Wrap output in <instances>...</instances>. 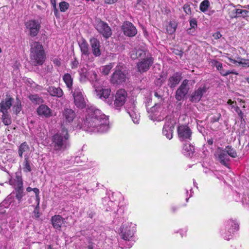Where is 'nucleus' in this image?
I'll use <instances>...</instances> for the list:
<instances>
[{
  "instance_id": "bb28decb",
  "label": "nucleus",
  "mask_w": 249,
  "mask_h": 249,
  "mask_svg": "<svg viewBox=\"0 0 249 249\" xmlns=\"http://www.w3.org/2000/svg\"><path fill=\"white\" fill-rule=\"evenodd\" d=\"M10 184L13 185L15 189L23 188V181L21 176L16 174L15 178H11L9 181Z\"/></svg>"
},
{
  "instance_id": "f257e3e1",
  "label": "nucleus",
  "mask_w": 249,
  "mask_h": 249,
  "mask_svg": "<svg viewBox=\"0 0 249 249\" xmlns=\"http://www.w3.org/2000/svg\"><path fill=\"white\" fill-rule=\"evenodd\" d=\"M83 127L87 131L106 132L109 128L108 118L101 110L91 106L87 109V115Z\"/></svg>"
},
{
  "instance_id": "6e6d98bb",
  "label": "nucleus",
  "mask_w": 249,
  "mask_h": 249,
  "mask_svg": "<svg viewBox=\"0 0 249 249\" xmlns=\"http://www.w3.org/2000/svg\"><path fill=\"white\" fill-rule=\"evenodd\" d=\"M79 79L81 82H86L87 79L86 74L84 72H80Z\"/></svg>"
},
{
  "instance_id": "b1692460",
  "label": "nucleus",
  "mask_w": 249,
  "mask_h": 249,
  "mask_svg": "<svg viewBox=\"0 0 249 249\" xmlns=\"http://www.w3.org/2000/svg\"><path fill=\"white\" fill-rule=\"evenodd\" d=\"M206 91V89L205 87L198 88L192 94L190 100L192 102H198Z\"/></svg>"
},
{
  "instance_id": "4468645a",
  "label": "nucleus",
  "mask_w": 249,
  "mask_h": 249,
  "mask_svg": "<svg viewBox=\"0 0 249 249\" xmlns=\"http://www.w3.org/2000/svg\"><path fill=\"white\" fill-rule=\"evenodd\" d=\"M75 117L74 111L71 109L66 108L62 111V119L63 122L61 123L62 126H64L71 124Z\"/></svg>"
},
{
  "instance_id": "5701e85b",
  "label": "nucleus",
  "mask_w": 249,
  "mask_h": 249,
  "mask_svg": "<svg viewBox=\"0 0 249 249\" xmlns=\"http://www.w3.org/2000/svg\"><path fill=\"white\" fill-rule=\"evenodd\" d=\"M151 101H152L151 98L150 97H148L146 98V100L145 101V104H146V106L147 107V113H148V116L151 120L154 122L155 120V118H156V117H155L156 104H155L154 105H153L152 107L149 108L148 107L150 106L149 105V103L151 102Z\"/></svg>"
},
{
  "instance_id": "de8ad7c7",
  "label": "nucleus",
  "mask_w": 249,
  "mask_h": 249,
  "mask_svg": "<svg viewBox=\"0 0 249 249\" xmlns=\"http://www.w3.org/2000/svg\"><path fill=\"white\" fill-rule=\"evenodd\" d=\"M69 3L66 1H62L59 3V8L61 12H64L66 11L69 9Z\"/></svg>"
},
{
  "instance_id": "39448f33",
  "label": "nucleus",
  "mask_w": 249,
  "mask_h": 249,
  "mask_svg": "<svg viewBox=\"0 0 249 249\" xmlns=\"http://www.w3.org/2000/svg\"><path fill=\"white\" fill-rule=\"evenodd\" d=\"M123 69V67L120 66L116 67L110 78V81L112 84L119 85L125 81L126 76L125 72L122 71Z\"/></svg>"
},
{
  "instance_id": "5fc2aeb1",
  "label": "nucleus",
  "mask_w": 249,
  "mask_h": 249,
  "mask_svg": "<svg viewBox=\"0 0 249 249\" xmlns=\"http://www.w3.org/2000/svg\"><path fill=\"white\" fill-rule=\"evenodd\" d=\"M78 61L76 59H74V60L71 62V68L73 69H76L78 66Z\"/></svg>"
},
{
  "instance_id": "2f4dec72",
  "label": "nucleus",
  "mask_w": 249,
  "mask_h": 249,
  "mask_svg": "<svg viewBox=\"0 0 249 249\" xmlns=\"http://www.w3.org/2000/svg\"><path fill=\"white\" fill-rule=\"evenodd\" d=\"M165 26L167 33L172 35L174 34L176 30L177 23L175 20H170L167 22Z\"/></svg>"
},
{
  "instance_id": "c9c22d12",
  "label": "nucleus",
  "mask_w": 249,
  "mask_h": 249,
  "mask_svg": "<svg viewBox=\"0 0 249 249\" xmlns=\"http://www.w3.org/2000/svg\"><path fill=\"white\" fill-rule=\"evenodd\" d=\"M181 80L180 76L178 73L175 74L169 80V85L171 88H174L178 84Z\"/></svg>"
},
{
  "instance_id": "8fccbe9b",
  "label": "nucleus",
  "mask_w": 249,
  "mask_h": 249,
  "mask_svg": "<svg viewBox=\"0 0 249 249\" xmlns=\"http://www.w3.org/2000/svg\"><path fill=\"white\" fill-rule=\"evenodd\" d=\"M219 71L220 73H221V74H222L223 76H227L231 73L236 74V75L238 74V73L234 72L233 71H225L223 69V68L221 70H220Z\"/></svg>"
},
{
  "instance_id": "c756f323",
  "label": "nucleus",
  "mask_w": 249,
  "mask_h": 249,
  "mask_svg": "<svg viewBox=\"0 0 249 249\" xmlns=\"http://www.w3.org/2000/svg\"><path fill=\"white\" fill-rule=\"evenodd\" d=\"M97 96L103 100L107 99L110 94L111 90L108 89H95Z\"/></svg>"
},
{
  "instance_id": "ea45409f",
  "label": "nucleus",
  "mask_w": 249,
  "mask_h": 249,
  "mask_svg": "<svg viewBox=\"0 0 249 249\" xmlns=\"http://www.w3.org/2000/svg\"><path fill=\"white\" fill-rule=\"evenodd\" d=\"M2 122L5 125H10L12 123L11 116L8 112H2Z\"/></svg>"
},
{
  "instance_id": "f03ea898",
  "label": "nucleus",
  "mask_w": 249,
  "mask_h": 249,
  "mask_svg": "<svg viewBox=\"0 0 249 249\" xmlns=\"http://www.w3.org/2000/svg\"><path fill=\"white\" fill-rule=\"evenodd\" d=\"M68 130L63 128L61 132L57 133L52 137L51 147L53 151H63L70 146Z\"/></svg>"
},
{
  "instance_id": "6e6552de",
  "label": "nucleus",
  "mask_w": 249,
  "mask_h": 249,
  "mask_svg": "<svg viewBox=\"0 0 249 249\" xmlns=\"http://www.w3.org/2000/svg\"><path fill=\"white\" fill-rule=\"evenodd\" d=\"M25 26L26 30L29 32V35L32 37H35L37 35L41 28L40 22L35 19L26 21L25 23Z\"/></svg>"
},
{
  "instance_id": "3c124183",
  "label": "nucleus",
  "mask_w": 249,
  "mask_h": 249,
  "mask_svg": "<svg viewBox=\"0 0 249 249\" xmlns=\"http://www.w3.org/2000/svg\"><path fill=\"white\" fill-rule=\"evenodd\" d=\"M90 80L92 82H94V81H97L98 79V75H97V73L96 72V71H91V74H90Z\"/></svg>"
},
{
  "instance_id": "1a4fd4ad",
  "label": "nucleus",
  "mask_w": 249,
  "mask_h": 249,
  "mask_svg": "<svg viewBox=\"0 0 249 249\" xmlns=\"http://www.w3.org/2000/svg\"><path fill=\"white\" fill-rule=\"evenodd\" d=\"M127 93L124 89H120L116 93L114 103V107L117 110H120L121 107L124 105Z\"/></svg>"
},
{
  "instance_id": "a878e982",
  "label": "nucleus",
  "mask_w": 249,
  "mask_h": 249,
  "mask_svg": "<svg viewBox=\"0 0 249 249\" xmlns=\"http://www.w3.org/2000/svg\"><path fill=\"white\" fill-rule=\"evenodd\" d=\"M64 219L60 215H55L52 217L51 221L53 228L56 230H60L64 223Z\"/></svg>"
},
{
  "instance_id": "7c9ffc66",
  "label": "nucleus",
  "mask_w": 249,
  "mask_h": 249,
  "mask_svg": "<svg viewBox=\"0 0 249 249\" xmlns=\"http://www.w3.org/2000/svg\"><path fill=\"white\" fill-rule=\"evenodd\" d=\"M23 165V171L25 173L31 172L32 170V164L31 163L29 160V156L27 155L24 156V159L22 163Z\"/></svg>"
},
{
  "instance_id": "a18cd8bd",
  "label": "nucleus",
  "mask_w": 249,
  "mask_h": 249,
  "mask_svg": "<svg viewBox=\"0 0 249 249\" xmlns=\"http://www.w3.org/2000/svg\"><path fill=\"white\" fill-rule=\"evenodd\" d=\"M237 9H235L233 7L230 8L228 9V14L231 18H238L239 17L240 15H237L236 13Z\"/></svg>"
},
{
  "instance_id": "09e8293b",
  "label": "nucleus",
  "mask_w": 249,
  "mask_h": 249,
  "mask_svg": "<svg viewBox=\"0 0 249 249\" xmlns=\"http://www.w3.org/2000/svg\"><path fill=\"white\" fill-rule=\"evenodd\" d=\"M14 111L17 114L21 109V105L19 100L17 101V105L13 107Z\"/></svg>"
},
{
  "instance_id": "f8f14e48",
  "label": "nucleus",
  "mask_w": 249,
  "mask_h": 249,
  "mask_svg": "<svg viewBox=\"0 0 249 249\" xmlns=\"http://www.w3.org/2000/svg\"><path fill=\"white\" fill-rule=\"evenodd\" d=\"M73 96L74 100V104L78 108H83L85 107L86 102L85 101L82 89L79 88H75L73 93Z\"/></svg>"
},
{
  "instance_id": "680f3d73",
  "label": "nucleus",
  "mask_w": 249,
  "mask_h": 249,
  "mask_svg": "<svg viewBox=\"0 0 249 249\" xmlns=\"http://www.w3.org/2000/svg\"><path fill=\"white\" fill-rule=\"evenodd\" d=\"M227 103L231 105V108L235 109V107H236V106H235V105H236V103H235V105H234V103L233 102H232L231 101V99L228 100Z\"/></svg>"
},
{
  "instance_id": "393cba45",
  "label": "nucleus",
  "mask_w": 249,
  "mask_h": 249,
  "mask_svg": "<svg viewBox=\"0 0 249 249\" xmlns=\"http://www.w3.org/2000/svg\"><path fill=\"white\" fill-rule=\"evenodd\" d=\"M228 59L230 62L234 64L240 65L244 68H249V59L243 58L240 57H238L236 60L232 59L231 57H228Z\"/></svg>"
},
{
  "instance_id": "e2e57ef3",
  "label": "nucleus",
  "mask_w": 249,
  "mask_h": 249,
  "mask_svg": "<svg viewBox=\"0 0 249 249\" xmlns=\"http://www.w3.org/2000/svg\"><path fill=\"white\" fill-rule=\"evenodd\" d=\"M118 0H105V3L109 4H113L116 2Z\"/></svg>"
},
{
  "instance_id": "cd10ccee",
  "label": "nucleus",
  "mask_w": 249,
  "mask_h": 249,
  "mask_svg": "<svg viewBox=\"0 0 249 249\" xmlns=\"http://www.w3.org/2000/svg\"><path fill=\"white\" fill-rule=\"evenodd\" d=\"M47 91L50 95L58 98L61 97L63 95L62 89L59 87L50 86L47 89Z\"/></svg>"
},
{
  "instance_id": "4c0bfd02",
  "label": "nucleus",
  "mask_w": 249,
  "mask_h": 249,
  "mask_svg": "<svg viewBox=\"0 0 249 249\" xmlns=\"http://www.w3.org/2000/svg\"><path fill=\"white\" fill-rule=\"evenodd\" d=\"M29 146L26 142L22 143L19 146L18 149V154L20 158L23 157V154L29 150Z\"/></svg>"
},
{
  "instance_id": "58836bf2",
  "label": "nucleus",
  "mask_w": 249,
  "mask_h": 249,
  "mask_svg": "<svg viewBox=\"0 0 249 249\" xmlns=\"http://www.w3.org/2000/svg\"><path fill=\"white\" fill-rule=\"evenodd\" d=\"M113 66L114 63H111L108 65L102 66L101 68V73L105 75H108Z\"/></svg>"
},
{
  "instance_id": "f3484780",
  "label": "nucleus",
  "mask_w": 249,
  "mask_h": 249,
  "mask_svg": "<svg viewBox=\"0 0 249 249\" xmlns=\"http://www.w3.org/2000/svg\"><path fill=\"white\" fill-rule=\"evenodd\" d=\"M188 80H184L179 88L177 89L176 94V98L178 101L181 100L187 93L188 91V88L187 85L188 84Z\"/></svg>"
},
{
  "instance_id": "774afa93",
  "label": "nucleus",
  "mask_w": 249,
  "mask_h": 249,
  "mask_svg": "<svg viewBox=\"0 0 249 249\" xmlns=\"http://www.w3.org/2000/svg\"><path fill=\"white\" fill-rule=\"evenodd\" d=\"M88 249H93V247L92 246H89Z\"/></svg>"
},
{
  "instance_id": "9b49d317",
  "label": "nucleus",
  "mask_w": 249,
  "mask_h": 249,
  "mask_svg": "<svg viewBox=\"0 0 249 249\" xmlns=\"http://www.w3.org/2000/svg\"><path fill=\"white\" fill-rule=\"evenodd\" d=\"M125 109L131 118L134 124H138L140 119V115L136 108L134 102H128L125 107Z\"/></svg>"
},
{
  "instance_id": "20e7f679",
  "label": "nucleus",
  "mask_w": 249,
  "mask_h": 249,
  "mask_svg": "<svg viewBox=\"0 0 249 249\" xmlns=\"http://www.w3.org/2000/svg\"><path fill=\"white\" fill-rule=\"evenodd\" d=\"M135 225L132 223H123L120 229L119 235L121 238L124 241H130L136 231Z\"/></svg>"
},
{
  "instance_id": "69168bd1",
  "label": "nucleus",
  "mask_w": 249,
  "mask_h": 249,
  "mask_svg": "<svg viewBox=\"0 0 249 249\" xmlns=\"http://www.w3.org/2000/svg\"><path fill=\"white\" fill-rule=\"evenodd\" d=\"M37 135L40 138H41V139H43L45 137V135H44V132L43 133H37Z\"/></svg>"
},
{
  "instance_id": "6ab92c4d",
  "label": "nucleus",
  "mask_w": 249,
  "mask_h": 249,
  "mask_svg": "<svg viewBox=\"0 0 249 249\" xmlns=\"http://www.w3.org/2000/svg\"><path fill=\"white\" fill-rule=\"evenodd\" d=\"M239 225L238 223L232 220H230L227 222L226 228L228 230V232L230 233V235H223L224 238L226 240H229L230 237L231 236V234H233L236 231L238 230Z\"/></svg>"
},
{
  "instance_id": "ddd939ff",
  "label": "nucleus",
  "mask_w": 249,
  "mask_h": 249,
  "mask_svg": "<svg viewBox=\"0 0 249 249\" xmlns=\"http://www.w3.org/2000/svg\"><path fill=\"white\" fill-rule=\"evenodd\" d=\"M175 124L176 121L174 120L171 119L166 120V122L163 128L162 133L169 140H171L173 138Z\"/></svg>"
},
{
  "instance_id": "603ef678",
  "label": "nucleus",
  "mask_w": 249,
  "mask_h": 249,
  "mask_svg": "<svg viewBox=\"0 0 249 249\" xmlns=\"http://www.w3.org/2000/svg\"><path fill=\"white\" fill-rule=\"evenodd\" d=\"M212 65L213 66L216 67L218 71H219L222 68V63L215 60L212 62Z\"/></svg>"
},
{
  "instance_id": "c03bdc74",
  "label": "nucleus",
  "mask_w": 249,
  "mask_h": 249,
  "mask_svg": "<svg viewBox=\"0 0 249 249\" xmlns=\"http://www.w3.org/2000/svg\"><path fill=\"white\" fill-rule=\"evenodd\" d=\"M15 190L16 192V198L20 202L21 201L22 198L23 196H24L23 188L15 189Z\"/></svg>"
},
{
  "instance_id": "bf43d9fd",
  "label": "nucleus",
  "mask_w": 249,
  "mask_h": 249,
  "mask_svg": "<svg viewBox=\"0 0 249 249\" xmlns=\"http://www.w3.org/2000/svg\"><path fill=\"white\" fill-rule=\"evenodd\" d=\"M190 24L191 27L194 28L197 26L196 21L195 19H192L190 21Z\"/></svg>"
},
{
  "instance_id": "4d7b16f0",
  "label": "nucleus",
  "mask_w": 249,
  "mask_h": 249,
  "mask_svg": "<svg viewBox=\"0 0 249 249\" xmlns=\"http://www.w3.org/2000/svg\"><path fill=\"white\" fill-rule=\"evenodd\" d=\"M235 110L238 114L239 116L240 117L241 119L243 118V113L242 112L241 110L239 109V107H235Z\"/></svg>"
},
{
  "instance_id": "e433bc0d",
  "label": "nucleus",
  "mask_w": 249,
  "mask_h": 249,
  "mask_svg": "<svg viewBox=\"0 0 249 249\" xmlns=\"http://www.w3.org/2000/svg\"><path fill=\"white\" fill-rule=\"evenodd\" d=\"M12 202L11 197H7L0 203V213L3 214L5 213V209L9 208Z\"/></svg>"
},
{
  "instance_id": "4be33fe9",
  "label": "nucleus",
  "mask_w": 249,
  "mask_h": 249,
  "mask_svg": "<svg viewBox=\"0 0 249 249\" xmlns=\"http://www.w3.org/2000/svg\"><path fill=\"white\" fill-rule=\"evenodd\" d=\"M38 115L49 118L53 115L52 110L46 105H40L36 109Z\"/></svg>"
},
{
  "instance_id": "dca6fc26",
  "label": "nucleus",
  "mask_w": 249,
  "mask_h": 249,
  "mask_svg": "<svg viewBox=\"0 0 249 249\" xmlns=\"http://www.w3.org/2000/svg\"><path fill=\"white\" fill-rule=\"evenodd\" d=\"M122 30L125 35L130 37L135 36L137 32L135 27L129 21H125L123 23Z\"/></svg>"
},
{
  "instance_id": "79ce46f5",
  "label": "nucleus",
  "mask_w": 249,
  "mask_h": 249,
  "mask_svg": "<svg viewBox=\"0 0 249 249\" xmlns=\"http://www.w3.org/2000/svg\"><path fill=\"white\" fill-rule=\"evenodd\" d=\"M210 6V3L208 0H204L202 1L199 6V9L202 12H205L207 11L209 7Z\"/></svg>"
},
{
  "instance_id": "0e129e2a",
  "label": "nucleus",
  "mask_w": 249,
  "mask_h": 249,
  "mask_svg": "<svg viewBox=\"0 0 249 249\" xmlns=\"http://www.w3.org/2000/svg\"><path fill=\"white\" fill-rule=\"evenodd\" d=\"M51 3L52 5H53V7L54 8L55 11L56 12L57 10L56 8V0H50Z\"/></svg>"
},
{
  "instance_id": "aec40b11",
  "label": "nucleus",
  "mask_w": 249,
  "mask_h": 249,
  "mask_svg": "<svg viewBox=\"0 0 249 249\" xmlns=\"http://www.w3.org/2000/svg\"><path fill=\"white\" fill-rule=\"evenodd\" d=\"M90 44L93 54L95 57L100 56L101 54V50L100 49L101 45L100 41L95 38H92L90 40Z\"/></svg>"
},
{
  "instance_id": "37998d69",
  "label": "nucleus",
  "mask_w": 249,
  "mask_h": 249,
  "mask_svg": "<svg viewBox=\"0 0 249 249\" xmlns=\"http://www.w3.org/2000/svg\"><path fill=\"white\" fill-rule=\"evenodd\" d=\"M224 149L226 151L228 157L231 156L232 158H236L237 157L236 151L231 147L228 146Z\"/></svg>"
},
{
  "instance_id": "0eeeda50",
  "label": "nucleus",
  "mask_w": 249,
  "mask_h": 249,
  "mask_svg": "<svg viewBox=\"0 0 249 249\" xmlns=\"http://www.w3.org/2000/svg\"><path fill=\"white\" fill-rule=\"evenodd\" d=\"M130 56L132 59L147 58L148 56H151L147 51L145 45L142 44L136 47L130 52Z\"/></svg>"
},
{
  "instance_id": "423d86ee",
  "label": "nucleus",
  "mask_w": 249,
  "mask_h": 249,
  "mask_svg": "<svg viewBox=\"0 0 249 249\" xmlns=\"http://www.w3.org/2000/svg\"><path fill=\"white\" fill-rule=\"evenodd\" d=\"M94 26L98 32L105 38H108L111 36V28L106 22L98 19L96 20Z\"/></svg>"
},
{
  "instance_id": "473e14b6",
  "label": "nucleus",
  "mask_w": 249,
  "mask_h": 249,
  "mask_svg": "<svg viewBox=\"0 0 249 249\" xmlns=\"http://www.w3.org/2000/svg\"><path fill=\"white\" fill-rule=\"evenodd\" d=\"M78 43L82 54L88 55L89 54V45L86 40L83 39Z\"/></svg>"
},
{
  "instance_id": "a19ab883",
  "label": "nucleus",
  "mask_w": 249,
  "mask_h": 249,
  "mask_svg": "<svg viewBox=\"0 0 249 249\" xmlns=\"http://www.w3.org/2000/svg\"><path fill=\"white\" fill-rule=\"evenodd\" d=\"M29 99L35 104H40L43 102V99L37 94H32L28 96Z\"/></svg>"
},
{
  "instance_id": "412c9836",
  "label": "nucleus",
  "mask_w": 249,
  "mask_h": 249,
  "mask_svg": "<svg viewBox=\"0 0 249 249\" xmlns=\"http://www.w3.org/2000/svg\"><path fill=\"white\" fill-rule=\"evenodd\" d=\"M215 156L220 163L226 166H227V162L229 160V158L225 149L219 148L216 151Z\"/></svg>"
},
{
  "instance_id": "052dcab7",
  "label": "nucleus",
  "mask_w": 249,
  "mask_h": 249,
  "mask_svg": "<svg viewBox=\"0 0 249 249\" xmlns=\"http://www.w3.org/2000/svg\"><path fill=\"white\" fill-rule=\"evenodd\" d=\"M213 36L215 39H218L222 36V35L219 32H217L213 34Z\"/></svg>"
},
{
  "instance_id": "c85d7f7f",
  "label": "nucleus",
  "mask_w": 249,
  "mask_h": 249,
  "mask_svg": "<svg viewBox=\"0 0 249 249\" xmlns=\"http://www.w3.org/2000/svg\"><path fill=\"white\" fill-rule=\"evenodd\" d=\"M13 100V98L7 97L5 101H2L0 103V112H8L7 110L11 107Z\"/></svg>"
},
{
  "instance_id": "2eb2a0df",
  "label": "nucleus",
  "mask_w": 249,
  "mask_h": 249,
  "mask_svg": "<svg viewBox=\"0 0 249 249\" xmlns=\"http://www.w3.org/2000/svg\"><path fill=\"white\" fill-rule=\"evenodd\" d=\"M153 58L151 56H148L147 58H143L137 64L138 71L143 72L149 70L150 66L153 62Z\"/></svg>"
},
{
  "instance_id": "864d4df0",
  "label": "nucleus",
  "mask_w": 249,
  "mask_h": 249,
  "mask_svg": "<svg viewBox=\"0 0 249 249\" xmlns=\"http://www.w3.org/2000/svg\"><path fill=\"white\" fill-rule=\"evenodd\" d=\"M183 10L188 15H191V8L189 5L188 4H185L183 6Z\"/></svg>"
},
{
  "instance_id": "49530a36",
  "label": "nucleus",
  "mask_w": 249,
  "mask_h": 249,
  "mask_svg": "<svg viewBox=\"0 0 249 249\" xmlns=\"http://www.w3.org/2000/svg\"><path fill=\"white\" fill-rule=\"evenodd\" d=\"M236 13L237 15H240L239 17L245 18L249 16V11L240 9H237Z\"/></svg>"
},
{
  "instance_id": "f704fd0d",
  "label": "nucleus",
  "mask_w": 249,
  "mask_h": 249,
  "mask_svg": "<svg viewBox=\"0 0 249 249\" xmlns=\"http://www.w3.org/2000/svg\"><path fill=\"white\" fill-rule=\"evenodd\" d=\"M194 150L195 148L193 145L190 143H186L183 146L182 152L186 156L190 157L193 154Z\"/></svg>"
},
{
  "instance_id": "9d476101",
  "label": "nucleus",
  "mask_w": 249,
  "mask_h": 249,
  "mask_svg": "<svg viewBox=\"0 0 249 249\" xmlns=\"http://www.w3.org/2000/svg\"><path fill=\"white\" fill-rule=\"evenodd\" d=\"M178 139L181 141L191 140L192 131L190 127L185 124L180 125L177 129Z\"/></svg>"
},
{
  "instance_id": "7ed1b4c3",
  "label": "nucleus",
  "mask_w": 249,
  "mask_h": 249,
  "mask_svg": "<svg viewBox=\"0 0 249 249\" xmlns=\"http://www.w3.org/2000/svg\"><path fill=\"white\" fill-rule=\"evenodd\" d=\"M30 59L34 66L42 65L45 59L43 46L39 42L32 41L31 43Z\"/></svg>"
},
{
  "instance_id": "a211bd4d",
  "label": "nucleus",
  "mask_w": 249,
  "mask_h": 249,
  "mask_svg": "<svg viewBox=\"0 0 249 249\" xmlns=\"http://www.w3.org/2000/svg\"><path fill=\"white\" fill-rule=\"evenodd\" d=\"M34 192L35 193L36 195L35 197H34V198L35 199V207L32 213V217L35 219H38L40 217L41 214V213L39 212L40 197L39 194L40 191L38 189H34Z\"/></svg>"
},
{
  "instance_id": "338daca9",
  "label": "nucleus",
  "mask_w": 249,
  "mask_h": 249,
  "mask_svg": "<svg viewBox=\"0 0 249 249\" xmlns=\"http://www.w3.org/2000/svg\"><path fill=\"white\" fill-rule=\"evenodd\" d=\"M37 189V188H35L32 189V188H31V187H27V189H26V191H27V192H30L32 191H34V189Z\"/></svg>"
},
{
  "instance_id": "72a5a7b5",
  "label": "nucleus",
  "mask_w": 249,
  "mask_h": 249,
  "mask_svg": "<svg viewBox=\"0 0 249 249\" xmlns=\"http://www.w3.org/2000/svg\"><path fill=\"white\" fill-rule=\"evenodd\" d=\"M62 78L68 89L71 90L73 85V78L71 75L69 73H66L63 76Z\"/></svg>"
},
{
  "instance_id": "13d9d810",
  "label": "nucleus",
  "mask_w": 249,
  "mask_h": 249,
  "mask_svg": "<svg viewBox=\"0 0 249 249\" xmlns=\"http://www.w3.org/2000/svg\"><path fill=\"white\" fill-rule=\"evenodd\" d=\"M220 117L221 114L220 113H218L216 116H214L212 118L211 122L213 123L217 122L219 121Z\"/></svg>"
}]
</instances>
